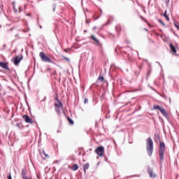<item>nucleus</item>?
I'll use <instances>...</instances> for the list:
<instances>
[{
	"mask_svg": "<svg viewBox=\"0 0 179 179\" xmlns=\"http://www.w3.org/2000/svg\"><path fill=\"white\" fill-rule=\"evenodd\" d=\"M84 103H85V104L89 103V99H85V101H84Z\"/></svg>",
	"mask_w": 179,
	"mask_h": 179,
	"instance_id": "393cba45",
	"label": "nucleus"
},
{
	"mask_svg": "<svg viewBox=\"0 0 179 179\" xmlns=\"http://www.w3.org/2000/svg\"><path fill=\"white\" fill-rule=\"evenodd\" d=\"M23 59V55H20L19 56H16L14 58V64L15 65H17L20 63V61Z\"/></svg>",
	"mask_w": 179,
	"mask_h": 179,
	"instance_id": "423d86ee",
	"label": "nucleus"
},
{
	"mask_svg": "<svg viewBox=\"0 0 179 179\" xmlns=\"http://www.w3.org/2000/svg\"><path fill=\"white\" fill-rule=\"evenodd\" d=\"M158 22H159V23H161V24H162V26H166V24H164V22H163V20H159Z\"/></svg>",
	"mask_w": 179,
	"mask_h": 179,
	"instance_id": "4be33fe9",
	"label": "nucleus"
},
{
	"mask_svg": "<svg viewBox=\"0 0 179 179\" xmlns=\"http://www.w3.org/2000/svg\"><path fill=\"white\" fill-rule=\"evenodd\" d=\"M96 155H98V156H103V155H104V147L103 146H99L98 147L96 150H95Z\"/></svg>",
	"mask_w": 179,
	"mask_h": 179,
	"instance_id": "20e7f679",
	"label": "nucleus"
},
{
	"mask_svg": "<svg viewBox=\"0 0 179 179\" xmlns=\"http://www.w3.org/2000/svg\"><path fill=\"white\" fill-rule=\"evenodd\" d=\"M160 113L161 114H162V115H164V117H166L167 118V117H169V114H167V112L166 111V109H164V108H160Z\"/></svg>",
	"mask_w": 179,
	"mask_h": 179,
	"instance_id": "1a4fd4ad",
	"label": "nucleus"
},
{
	"mask_svg": "<svg viewBox=\"0 0 179 179\" xmlns=\"http://www.w3.org/2000/svg\"><path fill=\"white\" fill-rule=\"evenodd\" d=\"M27 16H30V14H27Z\"/></svg>",
	"mask_w": 179,
	"mask_h": 179,
	"instance_id": "2f4dec72",
	"label": "nucleus"
},
{
	"mask_svg": "<svg viewBox=\"0 0 179 179\" xmlns=\"http://www.w3.org/2000/svg\"><path fill=\"white\" fill-rule=\"evenodd\" d=\"M174 26L176 27V29H178V30H179V24L177 22H174Z\"/></svg>",
	"mask_w": 179,
	"mask_h": 179,
	"instance_id": "5701e85b",
	"label": "nucleus"
},
{
	"mask_svg": "<svg viewBox=\"0 0 179 179\" xmlns=\"http://www.w3.org/2000/svg\"><path fill=\"white\" fill-rule=\"evenodd\" d=\"M57 100V103L55 104V107H58L59 108H61L62 107V103L59 101V99Z\"/></svg>",
	"mask_w": 179,
	"mask_h": 179,
	"instance_id": "9b49d317",
	"label": "nucleus"
},
{
	"mask_svg": "<svg viewBox=\"0 0 179 179\" xmlns=\"http://www.w3.org/2000/svg\"><path fill=\"white\" fill-rule=\"evenodd\" d=\"M78 169H79V166H78V164H74L73 166V171H76V170H78Z\"/></svg>",
	"mask_w": 179,
	"mask_h": 179,
	"instance_id": "a211bd4d",
	"label": "nucleus"
},
{
	"mask_svg": "<svg viewBox=\"0 0 179 179\" xmlns=\"http://www.w3.org/2000/svg\"><path fill=\"white\" fill-rule=\"evenodd\" d=\"M55 5H54V8H53V12H55Z\"/></svg>",
	"mask_w": 179,
	"mask_h": 179,
	"instance_id": "c756f323",
	"label": "nucleus"
},
{
	"mask_svg": "<svg viewBox=\"0 0 179 179\" xmlns=\"http://www.w3.org/2000/svg\"><path fill=\"white\" fill-rule=\"evenodd\" d=\"M39 57L41 58V59H42V61H43V62H50V64H52V60H51V59H50V57L46 56L45 52H41L39 53Z\"/></svg>",
	"mask_w": 179,
	"mask_h": 179,
	"instance_id": "7ed1b4c3",
	"label": "nucleus"
},
{
	"mask_svg": "<svg viewBox=\"0 0 179 179\" xmlns=\"http://www.w3.org/2000/svg\"><path fill=\"white\" fill-rule=\"evenodd\" d=\"M94 29H96V27H94Z\"/></svg>",
	"mask_w": 179,
	"mask_h": 179,
	"instance_id": "f704fd0d",
	"label": "nucleus"
},
{
	"mask_svg": "<svg viewBox=\"0 0 179 179\" xmlns=\"http://www.w3.org/2000/svg\"><path fill=\"white\" fill-rule=\"evenodd\" d=\"M90 38H92V40H93L94 41H95L96 45L100 46V41H99L98 39L96 38V36H94V35H92V36H90Z\"/></svg>",
	"mask_w": 179,
	"mask_h": 179,
	"instance_id": "9d476101",
	"label": "nucleus"
},
{
	"mask_svg": "<svg viewBox=\"0 0 179 179\" xmlns=\"http://www.w3.org/2000/svg\"><path fill=\"white\" fill-rule=\"evenodd\" d=\"M157 138H159V136H157Z\"/></svg>",
	"mask_w": 179,
	"mask_h": 179,
	"instance_id": "4c0bfd02",
	"label": "nucleus"
},
{
	"mask_svg": "<svg viewBox=\"0 0 179 179\" xmlns=\"http://www.w3.org/2000/svg\"><path fill=\"white\" fill-rule=\"evenodd\" d=\"M169 47L173 52H174L175 54L176 52H177V50L176 49V47H174L173 44H170Z\"/></svg>",
	"mask_w": 179,
	"mask_h": 179,
	"instance_id": "f8f14e48",
	"label": "nucleus"
},
{
	"mask_svg": "<svg viewBox=\"0 0 179 179\" xmlns=\"http://www.w3.org/2000/svg\"><path fill=\"white\" fill-rule=\"evenodd\" d=\"M146 150L148 156H152L153 154V140L150 137L147 139Z\"/></svg>",
	"mask_w": 179,
	"mask_h": 179,
	"instance_id": "f257e3e1",
	"label": "nucleus"
},
{
	"mask_svg": "<svg viewBox=\"0 0 179 179\" xmlns=\"http://www.w3.org/2000/svg\"><path fill=\"white\" fill-rule=\"evenodd\" d=\"M103 80H104V77L99 76V77L97 79L98 82H103Z\"/></svg>",
	"mask_w": 179,
	"mask_h": 179,
	"instance_id": "6ab92c4d",
	"label": "nucleus"
},
{
	"mask_svg": "<svg viewBox=\"0 0 179 179\" xmlns=\"http://www.w3.org/2000/svg\"><path fill=\"white\" fill-rule=\"evenodd\" d=\"M26 6H27V5L24 6V8H26Z\"/></svg>",
	"mask_w": 179,
	"mask_h": 179,
	"instance_id": "72a5a7b5",
	"label": "nucleus"
},
{
	"mask_svg": "<svg viewBox=\"0 0 179 179\" xmlns=\"http://www.w3.org/2000/svg\"><path fill=\"white\" fill-rule=\"evenodd\" d=\"M165 152H166V145L163 142H161L159 145V159L161 163H162V162H164V160Z\"/></svg>",
	"mask_w": 179,
	"mask_h": 179,
	"instance_id": "f03ea898",
	"label": "nucleus"
},
{
	"mask_svg": "<svg viewBox=\"0 0 179 179\" xmlns=\"http://www.w3.org/2000/svg\"><path fill=\"white\" fill-rule=\"evenodd\" d=\"M63 58H64V59H65L66 61H68V62H69V61H70L69 58H68L65 56H63Z\"/></svg>",
	"mask_w": 179,
	"mask_h": 179,
	"instance_id": "b1692460",
	"label": "nucleus"
},
{
	"mask_svg": "<svg viewBox=\"0 0 179 179\" xmlns=\"http://www.w3.org/2000/svg\"><path fill=\"white\" fill-rule=\"evenodd\" d=\"M68 120L69 122V124L71 125H73V120L72 119H71L70 117L68 118Z\"/></svg>",
	"mask_w": 179,
	"mask_h": 179,
	"instance_id": "aec40b11",
	"label": "nucleus"
},
{
	"mask_svg": "<svg viewBox=\"0 0 179 179\" xmlns=\"http://www.w3.org/2000/svg\"><path fill=\"white\" fill-rule=\"evenodd\" d=\"M164 16L165 19L167 20V22L170 21V18L169 17V15H167V10L164 11Z\"/></svg>",
	"mask_w": 179,
	"mask_h": 179,
	"instance_id": "4468645a",
	"label": "nucleus"
},
{
	"mask_svg": "<svg viewBox=\"0 0 179 179\" xmlns=\"http://www.w3.org/2000/svg\"><path fill=\"white\" fill-rule=\"evenodd\" d=\"M84 32H85V33H87V31L85 30V31H84Z\"/></svg>",
	"mask_w": 179,
	"mask_h": 179,
	"instance_id": "473e14b6",
	"label": "nucleus"
},
{
	"mask_svg": "<svg viewBox=\"0 0 179 179\" xmlns=\"http://www.w3.org/2000/svg\"><path fill=\"white\" fill-rule=\"evenodd\" d=\"M22 119H23L24 121H25V122H27V124H33V122H34L33 121V120H31V119L30 118V117H29V115H24L22 116Z\"/></svg>",
	"mask_w": 179,
	"mask_h": 179,
	"instance_id": "39448f33",
	"label": "nucleus"
},
{
	"mask_svg": "<svg viewBox=\"0 0 179 179\" xmlns=\"http://www.w3.org/2000/svg\"><path fill=\"white\" fill-rule=\"evenodd\" d=\"M22 176L23 179L27 178L26 177V171L24 170V169H22Z\"/></svg>",
	"mask_w": 179,
	"mask_h": 179,
	"instance_id": "dca6fc26",
	"label": "nucleus"
},
{
	"mask_svg": "<svg viewBox=\"0 0 179 179\" xmlns=\"http://www.w3.org/2000/svg\"><path fill=\"white\" fill-rule=\"evenodd\" d=\"M55 111L58 113L59 111V108L55 107Z\"/></svg>",
	"mask_w": 179,
	"mask_h": 179,
	"instance_id": "bb28decb",
	"label": "nucleus"
},
{
	"mask_svg": "<svg viewBox=\"0 0 179 179\" xmlns=\"http://www.w3.org/2000/svg\"><path fill=\"white\" fill-rule=\"evenodd\" d=\"M163 107L159 106V105H154L153 106V110H159L160 111V108H162Z\"/></svg>",
	"mask_w": 179,
	"mask_h": 179,
	"instance_id": "2eb2a0df",
	"label": "nucleus"
},
{
	"mask_svg": "<svg viewBox=\"0 0 179 179\" xmlns=\"http://www.w3.org/2000/svg\"><path fill=\"white\" fill-rule=\"evenodd\" d=\"M12 5H13V9L15 13H17V8H16V3L15 1H13L12 3Z\"/></svg>",
	"mask_w": 179,
	"mask_h": 179,
	"instance_id": "ddd939ff",
	"label": "nucleus"
},
{
	"mask_svg": "<svg viewBox=\"0 0 179 179\" xmlns=\"http://www.w3.org/2000/svg\"><path fill=\"white\" fill-rule=\"evenodd\" d=\"M8 179H12V175L10 173L8 174Z\"/></svg>",
	"mask_w": 179,
	"mask_h": 179,
	"instance_id": "a878e982",
	"label": "nucleus"
},
{
	"mask_svg": "<svg viewBox=\"0 0 179 179\" xmlns=\"http://www.w3.org/2000/svg\"><path fill=\"white\" fill-rule=\"evenodd\" d=\"M10 30H13V29L11 28Z\"/></svg>",
	"mask_w": 179,
	"mask_h": 179,
	"instance_id": "c9c22d12",
	"label": "nucleus"
},
{
	"mask_svg": "<svg viewBox=\"0 0 179 179\" xmlns=\"http://www.w3.org/2000/svg\"><path fill=\"white\" fill-rule=\"evenodd\" d=\"M19 10H20L19 12H22V7L21 6L19 7Z\"/></svg>",
	"mask_w": 179,
	"mask_h": 179,
	"instance_id": "c85d7f7f",
	"label": "nucleus"
},
{
	"mask_svg": "<svg viewBox=\"0 0 179 179\" xmlns=\"http://www.w3.org/2000/svg\"><path fill=\"white\" fill-rule=\"evenodd\" d=\"M89 167H90L89 164H86L83 166V170L85 173H86V171L88 170Z\"/></svg>",
	"mask_w": 179,
	"mask_h": 179,
	"instance_id": "f3484780",
	"label": "nucleus"
},
{
	"mask_svg": "<svg viewBox=\"0 0 179 179\" xmlns=\"http://www.w3.org/2000/svg\"><path fill=\"white\" fill-rule=\"evenodd\" d=\"M148 173L150 174V177H151V178H156L157 175L153 172V169L148 168Z\"/></svg>",
	"mask_w": 179,
	"mask_h": 179,
	"instance_id": "0eeeda50",
	"label": "nucleus"
},
{
	"mask_svg": "<svg viewBox=\"0 0 179 179\" xmlns=\"http://www.w3.org/2000/svg\"><path fill=\"white\" fill-rule=\"evenodd\" d=\"M149 65V66L150 67V64H148Z\"/></svg>",
	"mask_w": 179,
	"mask_h": 179,
	"instance_id": "e433bc0d",
	"label": "nucleus"
},
{
	"mask_svg": "<svg viewBox=\"0 0 179 179\" xmlns=\"http://www.w3.org/2000/svg\"><path fill=\"white\" fill-rule=\"evenodd\" d=\"M0 68H3V69H7V71H9V66L6 62H0Z\"/></svg>",
	"mask_w": 179,
	"mask_h": 179,
	"instance_id": "6e6552de",
	"label": "nucleus"
},
{
	"mask_svg": "<svg viewBox=\"0 0 179 179\" xmlns=\"http://www.w3.org/2000/svg\"><path fill=\"white\" fill-rule=\"evenodd\" d=\"M57 132H59V131H57Z\"/></svg>",
	"mask_w": 179,
	"mask_h": 179,
	"instance_id": "58836bf2",
	"label": "nucleus"
},
{
	"mask_svg": "<svg viewBox=\"0 0 179 179\" xmlns=\"http://www.w3.org/2000/svg\"><path fill=\"white\" fill-rule=\"evenodd\" d=\"M42 153L43 155H44L45 157H48V158L50 157V156L45 153V151L44 150H42Z\"/></svg>",
	"mask_w": 179,
	"mask_h": 179,
	"instance_id": "412c9836",
	"label": "nucleus"
},
{
	"mask_svg": "<svg viewBox=\"0 0 179 179\" xmlns=\"http://www.w3.org/2000/svg\"><path fill=\"white\" fill-rule=\"evenodd\" d=\"M0 9L1 10H3V5H0Z\"/></svg>",
	"mask_w": 179,
	"mask_h": 179,
	"instance_id": "cd10ccee",
	"label": "nucleus"
},
{
	"mask_svg": "<svg viewBox=\"0 0 179 179\" xmlns=\"http://www.w3.org/2000/svg\"><path fill=\"white\" fill-rule=\"evenodd\" d=\"M157 64L159 65V66H161L162 68V64H160V62H157Z\"/></svg>",
	"mask_w": 179,
	"mask_h": 179,
	"instance_id": "7c9ffc66",
	"label": "nucleus"
}]
</instances>
